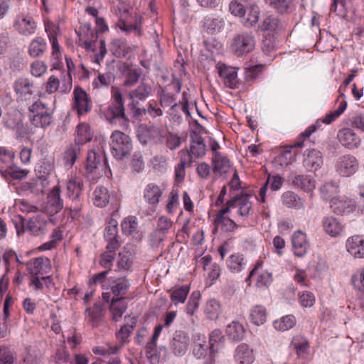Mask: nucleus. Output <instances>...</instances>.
<instances>
[{"label": "nucleus", "mask_w": 364, "mask_h": 364, "mask_svg": "<svg viewBox=\"0 0 364 364\" xmlns=\"http://www.w3.org/2000/svg\"><path fill=\"white\" fill-rule=\"evenodd\" d=\"M77 33L80 37V41H82L83 47L88 51L91 50L95 53L92 58V61L100 64L107 53L105 41L100 40L98 51L93 48L94 41L92 38L95 36V33L92 31L90 23H85L81 26Z\"/></svg>", "instance_id": "nucleus-1"}, {"label": "nucleus", "mask_w": 364, "mask_h": 364, "mask_svg": "<svg viewBox=\"0 0 364 364\" xmlns=\"http://www.w3.org/2000/svg\"><path fill=\"white\" fill-rule=\"evenodd\" d=\"M109 146L113 156L117 159H122L132 150V141L127 134L115 130L110 136Z\"/></svg>", "instance_id": "nucleus-2"}, {"label": "nucleus", "mask_w": 364, "mask_h": 364, "mask_svg": "<svg viewBox=\"0 0 364 364\" xmlns=\"http://www.w3.org/2000/svg\"><path fill=\"white\" fill-rule=\"evenodd\" d=\"M67 196L72 200V204L69 206L73 218L77 217L81 210L82 204L80 201V196L84 188L82 178L74 177L68 181Z\"/></svg>", "instance_id": "nucleus-3"}, {"label": "nucleus", "mask_w": 364, "mask_h": 364, "mask_svg": "<svg viewBox=\"0 0 364 364\" xmlns=\"http://www.w3.org/2000/svg\"><path fill=\"white\" fill-rule=\"evenodd\" d=\"M112 102L106 110L105 117L110 123H116L118 119L128 122L124 109V100L121 91L114 88L112 91Z\"/></svg>", "instance_id": "nucleus-4"}, {"label": "nucleus", "mask_w": 364, "mask_h": 364, "mask_svg": "<svg viewBox=\"0 0 364 364\" xmlns=\"http://www.w3.org/2000/svg\"><path fill=\"white\" fill-rule=\"evenodd\" d=\"M34 114L30 117V121L36 127L46 129L52 122L53 110L41 101L34 102L29 108Z\"/></svg>", "instance_id": "nucleus-5"}, {"label": "nucleus", "mask_w": 364, "mask_h": 364, "mask_svg": "<svg viewBox=\"0 0 364 364\" xmlns=\"http://www.w3.org/2000/svg\"><path fill=\"white\" fill-rule=\"evenodd\" d=\"M255 47V38L251 32L237 33L233 37L230 45L232 51L238 57L252 52Z\"/></svg>", "instance_id": "nucleus-6"}, {"label": "nucleus", "mask_w": 364, "mask_h": 364, "mask_svg": "<svg viewBox=\"0 0 364 364\" xmlns=\"http://www.w3.org/2000/svg\"><path fill=\"white\" fill-rule=\"evenodd\" d=\"M358 161L350 154L340 156L336 163L337 173L343 177H349L353 175L358 171Z\"/></svg>", "instance_id": "nucleus-7"}, {"label": "nucleus", "mask_w": 364, "mask_h": 364, "mask_svg": "<svg viewBox=\"0 0 364 364\" xmlns=\"http://www.w3.org/2000/svg\"><path fill=\"white\" fill-rule=\"evenodd\" d=\"M45 211L50 215L59 213L63 208V201L60 198V188L56 186L47 196Z\"/></svg>", "instance_id": "nucleus-8"}, {"label": "nucleus", "mask_w": 364, "mask_h": 364, "mask_svg": "<svg viewBox=\"0 0 364 364\" xmlns=\"http://www.w3.org/2000/svg\"><path fill=\"white\" fill-rule=\"evenodd\" d=\"M51 268L50 260L48 257H40L31 259L26 263V269L31 276L48 273Z\"/></svg>", "instance_id": "nucleus-9"}, {"label": "nucleus", "mask_w": 364, "mask_h": 364, "mask_svg": "<svg viewBox=\"0 0 364 364\" xmlns=\"http://www.w3.org/2000/svg\"><path fill=\"white\" fill-rule=\"evenodd\" d=\"M75 107L79 114H83L90 111L91 107V101L87 94L80 87H76L74 90Z\"/></svg>", "instance_id": "nucleus-10"}, {"label": "nucleus", "mask_w": 364, "mask_h": 364, "mask_svg": "<svg viewBox=\"0 0 364 364\" xmlns=\"http://www.w3.org/2000/svg\"><path fill=\"white\" fill-rule=\"evenodd\" d=\"M189 341V337L186 332H176L171 342V349L173 353L176 355H183L188 350Z\"/></svg>", "instance_id": "nucleus-11"}, {"label": "nucleus", "mask_w": 364, "mask_h": 364, "mask_svg": "<svg viewBox=\"0 0 364 364\" xmlns=\"http://www.w3.org/2000/svg\"><path fill=\"white\" fill-rule=\"evenodd\" d=\"M347 251L355 258L364 257V236L354 235L346 241Z\"/></svg>", "instance_id": "nucleus-12"}, {"label": "nucleus", "mask_w": 364, "mask_h": 364, "mask_svg": "<svg viewBox=\"0 0 364 364\" xmlns=\"http://www.w3.org/2000/svg\"><path fill=\"white\" fill-rule=\"evenodd\" d=\"M14 26L20 33L27 36L34 33L36 23L31 16L20 14L17 16Z\"/></svg>", "instance_id": "nucleus-13"}, {"label": "nucleus", "mask_w": 364, "mask_h": 364, "mask_svg": "<svg viewBox=\"0 0 364 364\" xmlns=\"http://www.w3.org/2000/svg\"><path fill=\"white\" fill-rule=\"evenodd\" d=\"M323 161L320 151L316 149L309 150L304 156L303 166L308 171H315L323 165Z\"/></svg>", "instance_id": "nucleus-14"}, {"label": "nucleus", "mask_w": 364, "mask_h": 364, "mask_svg": "<svg viewBox=\"0 0 364 364\" xmlns=\"http://www.w3.org/2000/svg\"><path fill=\"white\" fill-rule=\"evenodd\" d=\"M337 137L340 143L348 149L358 147L360 142V139L357 136L354 131L350 128L340 129Z\"/></svg>", "instance_id": "nucleus-15"}, {"label": "nucleus", "mask_w": 364, "mask_h": 364, "mask_svg": "<svg viewBox=\"0 0 364 364\" xmlns=\"http://www.w3.org/2000/svg\"><path fill=\"white\" fill-rule=\"evenodd\" d=\"M190 137L191 144L188 150L194 156L195 159L202 158L206 152L204 139L196 131L191 132Z\"/></svg>", "instance_id": "nucleus-16"}, {"label": "nucleus", "mask_w": 364, "mask_h": 364, "mask_svg": "<svg viewBox=\"0 0 364 364\" xmlns=\"http://www.w3.org/2000/svg\"><path fill=\"white\" fill-rule=\"evenodd\" d=\"M213 173L220 177H226L229 172L230 164L229 159L219 152H215L213 159Z\"/></svg>", "instance_id": "nucleus-17"}, {"label": "nucleus", "mask_w": 364, "mask_h": 364, "mask_svg": "<svg viewBox=\"0 0 364 364\" xmlns=\"http://www.w3.org/2000/svg\"><path fill=\"white\" fill-rule=\"evenodd\" d=\"M152 92L151 85L143 79L135 89L129 92L128 96L132 101H144L151 95Z\"/></svg>", "instance_id": "nucleus-18"}, {"label": "nucleus", "mask_w": 364, "mask_h": 364, "mask_svg": "<svg viewBox=\"0 0 364 364\" xmlns=\"http://www.w3.org/2000/svg\"><path fill=\"white\" fill-rule=\"evenodd\" d=\"M292 244L294 255L299 257H303L306 253L309 247V242L306 240V235L300 230L296 231L293 235Z\"/></svg>", "instance_id": "nucleus-19"}, {"label": "nucleus", "mask_w": 364, "mask_h": 364, "mask_svg": "<svg viewBox=\"0 0 364 364\" xmlns=\"http://www.w3.org/2000/svg\"><path fill=\"white\" fill-rule=\"evenodd\" d=\"M162 190L155 183H149L144 191V198L152 207L155 208L159 203Z\"/></svg>", "instance_id": "nucleus-20"}, {"label": "nucleus", "mask_w": 364, "mask_h": 364, "mask_svg": "<svg viewBox=\"0 0 364 364\" xmlns=\"http://www.w3.org/2000/svg\"><path fill=\"white\" fill-rule=\"evenodd\" d=\"M264 2L280 14H289L296 9L294 0H264Z\"/></svg>", "instance_id": "nucleus-21"}, {"label": "nucleus", "mask_w": 364, "mask_h": 364, "mask_svg": "<svg viewBox=\"0 0 364 364\" xmlns=\"http://www.w3.org/2000/svg\"><path fill=\"white\" fill-rule=\"evenodd\" d=\"M113 198L112 193L104 186H97L93 192V203L100 208L105 207Z\"/></svg>", "instance_id": "nucleus-22"}, {"label": "nucleus", "mask_w": 364, "mask_h": 364, "mask_svg": "<svg viewBox=\"0 0 364 364\" xmlns=\"http://www.w3.org/2000/svg\"><path fill=\"white\" fill-rule=\"evenodd\" d=\"M219 76L224 80L225 85L230 88L236 87L237 72L233 68L226 66L225 64L218 66Z\"/></svg>", "instance_id": "nucleus-23"}, {"label": "nucleus", "mask_w": 364, "mask_h": 364, "mask_svg": "<svg viewBox=\"0 0 364 364\" xmlns=\"http://www.w3.org/2000/svg\"><path fill=\"white\" fill-rule=\"evenodd\" d=\"M284 28L283 23L275 15L267 16L258 26L259 31L269 32H278L284 29Z\"/></svg>", "instance_id": "nucleus-24"}, {"label": "nucleus", "mask_w": 364, "mask_h": 364, "mask_svg": "<svg viewBox=\"0 0 364 364\" xmlns=\"http://www.w3.org/2000/svg\"><path fill=\"white\" fill-rule=\"evenodd\" d=\"M355 204L351 200L333 198L331 202L332 211L338 215H343L352 212L355 208Z\"/></svg>", "instance_id": "nucleus-25"}, {"label": "nucleus", "mask_w": 364, "mask_h": 364, "mask_svg": "<svg viewBox=\"0 0 364 364\" xmlns=\"http://www.w3.org/2000/svg\"><path fill=\"white\" fill-rule=\"evenodd\" d=\"M234 199L237 200L235 201V208H238V215L242 218H247L252 209V205L250 200V196L239 195L234 196Z\"/></svg>", "instance_id": "nucleus-26"}, {"label": "nucleus", "mask_w": 364, "mask_h": 364, "mask_svg": "<svg viewBox=\"0 0 364 364\" xmlns=\"http://www.w3.org/2000/svg\"><path fill=\"white\" fill-rule=\"evenodd\" d=\"M319 126L320 121L317 120L316 124L311 125L309 127H308L304 132L301 134V137L298 139L297 141L294 142L292 145L284 148L283 156L287 159L288 156H289V159H291V149L293 148H301L304 146V140L301 139L309 137L310 135L316 130L317 127Z\"/></svg>", "instance_id": "nucleus-27"}, {"label": "nucleus", "mask_w": 364, "mask_h": 364, "mask_svg": "<svg viewBox=\"0 0 364 364\" xmlns=\"http://www.w3.org/2000/svg\"><path fill=\"white\" fill-rule=\"evenodd\" d=\"M102 161H105V156L101 151L92 149L88 151L86 161V169L88 172H94L98 167L103 166Z\"/></svg>", "instance_id": "nucleus-28"}, {"label": "nucleus", "mask_w": 364, "mask_h": 364, "mask_svg": "<svg viewBox=\"0 0 364 364\" xmlns=\"http://www.w3.org/2000/svg\"><path fill=\"white\" fill-rule=\"evenodd\" d=\"M235 358L240 364H251L255 357L252 350L247 344L242 343L237 347Z\"/></svg>", "instance_id": "nucleus-29"}, {"label": "nucleus", "mask_w": 364, "mask_h": 364, "mask_svg": "<svg viewBox=\"0 0 364 364\" xmlns=\"http://www.w3.org/2000/svg\"><path fill=\"white\" fill-rule=\"evenodd\" d=\"M323 227L325 232L331 237L340 235L343 231L341 222L334 217H326L323 220Z\"/></svg>", "instance_id": "nucleus-30"}, {"label": "nucleus", "mask_w": 364, "mask_h": 364, "mask_svg": "<svg viewBox=\"0 0 364 364\" xmlns=\"http://www.w3.org/2000/svg\"><path fill=\"white\" fill-rule=\"evenodd\" d=\"M247 14H245L242 18V24L247 28L253 27L259 21L260 9L257 4H252L247 7Z\"/></svg>", "instance_id": "nucleus-31"}, {"label": "nucleus", "mask_w": 364, "mask_h": 364, "mask_svg": "<svg viewBox=\"0 0 364 364\" xmlns=\"http://www.w3.org/2000/svg\"><path fill=\"white\" fill-rule=\"evenodd\" d=\"M134 249L132 245H127L119 254L118 267L120 269H129L133 262Z\"/></svg>", "instance_id": "nucleus-32"}, {"label": "nucleus", "mask_w": 364, "mask_h": 364, "mask_svg": "<svg viewBox=\"0 0 364 364\" xmlns=\"http://www.w3.org/2000/svg\"><path fill=\"white\" fill-rule=\"evenodd\" d=\"M282 178L279 176H274L272 178H271L270 176H268L267 180L264 183L262 187L259 190V197H260V201L262 203L265 202V195L266 192L268 188V185L270 184L271 189L274 191H278L280 189L282 185Z\"/></svg>", "instance_id": "nucleus-33"}, {"label": "nucleus", "mask_w": 364, "mask_h": 364, "mask_svg": "<svg viewBox=\"0 0 364 364\" xmlns=\"http://www.w3.org/2000/svg\"><path fill=\"white\" fill-rule=\"evenodd\" d=\"M292 183L306 192H311L315 188V181L306 175L294 176Z\"/></svg>", "instance_id": "nucleus-34"}, {"label": "nucleus", "mask_w": 364, "mask_h": 364, "mask_svg": "<svg viewBox=\"0 0 364 364\" xmlns=\"http://www.w3.org/2000/svg\"><path fill=\"white\" fill-rule=\"evenodd\" d=\"M14 90L21 96L31 95L34 92V85L27 78H19L14 83Z\"/></svg>", "instance_id": "nucleus-35"}, {"label": "nucleus", "mask_w": 364, "mask_h": 364, "mask_svg": "<svg viewBox=\"0 0 364 364\" xmlns=\"http://www.w3.org/2000/svg\"><path fill=\"white\" fill-rule=\"evenodd\" d=\"M208 345L205 337L203 335L198 334L195 336L193 348V353L200 359L205 356L208 350Z\"/></svg>", "instance_id": "nucleus-36"}, {"label": "nucleus", "mask_w": 364, "mask_h": 364, "mask_svg": "<svg viewBox=\"0 0 364 364\" xmlns=\"http://www.w3.org/2000/svg\"><path fill=\"white\" fill-rule=\"evenodd\" d=\"M103 305L101 303H96L92 309L88 308L85 310L89 321L93 326H97L103 316Z\"/></svg>", "instance_id": "nucleus-37"}, {"label": "nucleus", "mask_w": 364, "mask_h": 364, "mask_svg": "<svg viewBox=\"0 0 364 364\" xmlns=\"http://www.w3.org/2000/svg\"><path fill=\"white\" fill-rule=\"evenodd\" d=\"M77 135L75 139V144H84L92 139L90 129L88 124L85 123L80 124L77 127Z\"/></svg>", "instance_id": "nucleus-38"}, {"label": "nucleus", "mask_w": 364, "mask_h": 364, "mask_svg": "<svg viewBox=\"0 0 364 364\" xmlns=\"http://www.w3.org/2000/svg\"><path fill=\"white\" fill-rule=\"evenodd\" d=\"M225 341V337L222 335L220 329L213 330L209 337V349L210 354H213L223 346Z\"/></svg>", "instance_id": "nucleus-39"}, {"label": "nucleus", "mask_w": 364, "mask_h": 364, "mask_svg": "<svg viewBox=\"0 0 364 364\" xmlns=\"http://www.w3.org/2000/svg\"><path fill=\"white\" fill-rule=\"evenodd\" d=\"M226 333L228 337L235 341L242 340L244 337V327L239 322L233 321L226 328Z\"/></svg>", "instance_id": "nucleus-40"}, {"label": "nucleus", "mask_w": 364, "mask_h": 364, "mask_svg": "<svg viewBox=\"0 0 364 364\" xmlns=\"http://www.w3.org/2000/svg\"><path fill=\"white\" fill-rule=\"evenodd\" d=\"M56 30H58V27L54 25L46 24V31L48 33V38L52 45L53 56L58 59L60 55V46L56 37Z\"/></svg>", "instance_id": "nucleus-41"}, {"label": "nucleus", "mask_w": 364, "mask_h": 364, "mask_svg": "<svg viewBox=\"0 0 364 364\" xmlns=\"http://www.w3.org/2000/svg\"><path fill=\"white\" fill-rule=\"evenodd\" d=\"M125 297H117L112 299L110 309L113 314V319L117 321L119 318L122 317L123 314L127 310V305L123 303Z\"/></svg>", "instance_id": "nucleus-42"}, {"label": "nucleus", "mask_w": 364, "mask_h": 364, "mask_svg": "<svg viewBox=\"0 0 364 364\" xmlns=\"http://www.w3.org/2000/svg\"><path fill=\"white\" fill-rule=\"evenodd\" d=\"M46 48V43L42 38H36L33 40L28 47V53L36 58L42 55Z\"/></svg>", "instance_id": "nucleus-43"}, {"label": "nucleus", "mask_w": 364, "mask_h": 364, "mask_svg": "<svg viewBox=\"0 0 364 364\" xmlns=\"http://www.w3.org/2000/svg\"><path fill=\"white\" fill-rule=\"evenodd\" d=\"M321 197L326 200L331 202L333 198H336V196L338 193V186L333 182L326 183L320 188Z\"/></svg>", "instance_id": "nucleus-44"}, {"label": "nucleus", "mask_w": 364, "mask_h": 364, "mask_svg": "<svg viewBox=\"0 0 364 364\" xmlns=\"http://www.w3.org/2000/svg\"><path fill=\"white\" fill-rule=\"evenodd\" d=\"M141 17H136V21L134 23H127L125 21H120L118 23V27L127 32L131 33L134 32L136 36H141Z\"/></svg>", "instance_id": "nucleus-45"}, {"label": "nucleus", "mask_w": 364, "mask_h": 364, "mask_svg": "<svg viewBox=\"0 0 364 364\" xmlns=\"http://www.w3.org/2000/svg\"><path fill=\"white\" fill-rule=\"evenodd\" d=\"M190 288L187 285H183L179 287H176L171 291V299L175 304L176 303H184Z\"/></svg>", "instance_id": "nucleus-46"}, {"label": "nucleus", "mask_w": 364, "mask_h": 364, "mask_svg": "<svg viewBox=\"0 0 364 364\" xmlns=\"http://www.w3.org/2000/svg\"><path fill=\"white\" fill-rule=\"evenodd\" d=\"M250 318L252 322L256 326L263 324L267 318V312L264 307L261 306H256L250 313Z\"/></svg>", "instance_id": "nucleus-47"}, {"label": "nucleus", "mask_w": 364, "mask_h": 364, "mask_svg": "<svg viewBox=\"0 0 364 364\" xmlns=\"http://www.w3.org/2000/svg\"><path fill=\"white\" fill-rule=\"evenodd\" d=\"M282 202L289 208H301L303 203L296 194L291 191H287L282 196Z\"/></svg>", "instance_id": "nucleus-48"}, {"label": "nucleus", "mask_w": 364, "mask_h": 364, "mask_svg": "<svg viewBox=\"0 0 364 364\" xmlns=\"http://www.w3.org/2000/svg\"><path fill=\"white\" fill-rule=\"evenodd\" d=\"M46 225L41 223L37 218H31L27 221L26 230L31 235L38 236L44 232Z\"/></svg>", "instance_id": "nucleus-49"}, {"label": "nucleus", "mask_w": 364, "mask_h": 364, "mask_svg": "<svg viewBox=\"0 0 364 364\" xmlns=\"http://www.w3.org/2000/svg\"><path fill=\"white\" fill-rule=\"evenodd\" d=\"M296 324V319L292 315H287L282 317L279 320H277L274 322V326L276 329L279 331H287Z\"/></svg>", "instance_id": "nucleus-50"}, {"label": "nucleus", "mask_w": 364, "mask_h": 364, "mask_svg": "<svg viewBox=\"0 0 364 364\" xmlns=\"http://www.w3.org/2000/svg\"><path fill=\"white\" fill-rule=\"evenodd\" d=\"M142 71L141 69L128 68L124 73L125 80H124V85L125 87H132L139 80Z\"/></svg>", "instance_id": "nucleus-51"}, {"label": "nucleus", "mask_w": 364, "mask_h": 364, "mask_svg": "<svg viewBox=\"0 0 364 364\" xmlns=\"http://www.w3.org/2000/svg\"><path fill=\"white\" fill-rule=\"evenodd\" d=\"M145 134L149 138L151 141L155 143H159L163 139V129L156 125H144Z\"/></svg>", "instance_id": "nucleus-52"}, {"label": "nucleus", "mask_w": 364, "mask_h": 364, "mask_svg": "<svg viewBox=\"0 0 364 364\" xmlns=\"http://www.w3.org/2000/svg\"><path fill=\"white\" fill-rule=\"evenodd\" d=\"M225 21L222 18H208L205 19V27L210 32H220L225 26Z\"/></svg>", "instance_id": "nucleus-53"}, {"label": "nucleus", "mask_w": 364, "mask_h": 364, "mask_svg": "<svg viewBox=\"0 0 364 364\" xmlns=\"http://www.w3.org/2000/svg\"><path fill=\"white\" fill-rule=\"evenodd\" d=\"M213 224L215 228L221 225L222 229L226 232H232L238 228V225L228 217L214 218Z\"/></svg>", "instance_id": "nucleus-54"}, {"label": "nucleus", "mask_w": 364, "mask_h": 364, "mask_svg": "<svg viewBox=\"0 0 364 364\" xmlns=\"http://www.w3.org/2000/svg\"><path fill=\"white\" fill-rule=\"evenodd\" d=\"M16 360V354L9 347H0V364H14Z\"/></svg>", "instance_id": "nucleus-55"}, {"label": "nucleus", "mask_w": 364, "mask_h": 364, "mask_svg": "<svg viewBox=\"0 0 364 364\" xmlns=\"http://www.w3.org/2000/svg\"><path fill=\"white\" fill-rule=\"evenodd\" d=\"M138 222L134 216H128L121 223L122 232L124 235H132L137 228Z\"/></svg>", "instance_id": "nucleus-56"}, {"label": "nucleus", "mask_w": 364, "mask_h": 364, "mask_svg": "<svg viewBox=\"0 0 364 364\" xmlns=\"http://www.w3.org/2000/svg\"><path fill=\"white\" fill-rule=\"evenodd\" d=\"M291 345L296 350L298 356L306 354L309 347L308 341L303 337H294Z\"/></svg>", "instance_id": "nucleus-57"}, {"label": "nucleus", "mask_w": 364, "mask_h": 364, "mask_svg": "<svg viewBox=\"0 0 364 364\" xmlns=\"http://www.w3.org/2000/svg\"><path fill=\"white\" fill-rule=\"evenodd\" d=\"M129 287V281L123 278L116 280L111 289L114 296H123L127 294Z\"/></svg>", "instance_id": "nucleus-58"}, {"label": "nucleus", "mask_w": 364, "mask_h": 364, "mask_svg": "<svg viewBox=\"0 0 364 364\" xmlns=\"http://www.w3.org/2000/svg\"><path fill=\"white\" fill-rule=\"evenodd\" d=\"M114 81V75L111 72L99 73L97 77L94 80L93 85L96 87L100 86L108 87Z\"/></svg>", "instance_id": "nucleus-59"}, {"label": "nucleus", "mask_w": 364, "mask_h": 364, "mask_svg": "<svg viewBox=\"0 0 364 364\" xmlns=\"http://www.w3.org/2000/svg\"><path fill=\"white\" fill-rule=\"evenodd\" d=\"M347 107V102L346 101H342L338 109L334 110L333 112H331L328 114H327L325 117L320 121L321 123H325L327 124H331L332 122H333L336 119H337L346 109Z\"/></svg>", "instance_id": "nucleus-60"}, {"label": "nucleus", "mask_w": 364, "mask_h": 364, "mask_svg": "<svg viewBox=\"0 0 364 364\" xmlns=\"http://www.w3.org/2000/svg\"><path fill=\"white\" fill-rule=\"evenodd\" d=\"M80 153V146L75 144L74 146H71L68 149L64 154V160L65 161V165L71 167L76 161V159Z\"/></svg>", "instance_id": "nucleus-61"}, {"label": "nucleus", "mask_w": 364, "mask_h": 364, "mask_svg": "<svg viewBox=\"0 0 364 364\" xmlns=\"http://www.w3.org/2000/svg\"><path fill=\"white\" fill-rule=\"evenodd\" d=\"M205 311L210 319L216 318L220 311V305L215 299H210L207 302Z\"/></svg>", "instance_id": "nucleus-62"}, {"label": "nucleus", "mask_w": 364, "mask_h": 364, "mask_svg": "<svg viewBox=\"0 0 364 364\" xmlns=\"http://www.w3.org/2000/svg\"><path fill=\"white\" fill-rule=\"evenodd\" d=\"M5 126L9 129L21 130L23 127L21 114L9 115V118L5 122Z\"/></svg>", "instance_id": "nucleus-63"}, {"label": "nucleus", "mask_w": 364, "mask_h": 364, "mask_svg": "<svg viewBox=\"0 0 364 364\" xmlns=\"http://www.w3.org/2000/svg\"><path fill=\"white\" fill-rule=\"evenodd\" d=\"M39 353L31 348H27L23 359V364H39L40 363Z\"/></svg>", "instance_id": "nucleus-64"}]
</instances>
